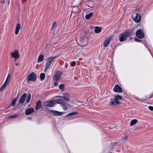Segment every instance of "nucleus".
<instances>
[{
	"label": "nucleus",
	"instance_id": "obj_1",
	"mask_svg": "<svg viewBox=\"0 0 153 153\" xmlns=\"http://www.w3.org/2000/svg\"><path fill=\"white\" fill-rule=\"evenodd\" d=\"M131 31L127 30L120 34L118 36L119 41L120 42H123L126 39L127 37L131 35Z\"/></svg>",
	"mask_w": 153,
	"mask_h": 153
},
{
	"label": "nucleus",
	"instance_id": "obj_2",
	"mask_svg": "<svg viewBox=\"0 0 153 153\" xmlns=\"http://www.w3.org/2000/svg\"><path fill=\"white\" fill-rule=\"evenodd\" d=\"M57 56H51L48 58L45 67L44 71L46 72L47 69L49 68L50 65L53 63L54 60L57 57Z\"/></svg>",
	"mask_w": 153,
	"mask_h": 153
},
{
	"label": "nucleus",
	"instance_id": "obj_3",
	"mask_svg": "<svg viewBox=\"0 0 153 153\" xmlns=\"http://www.w3.org/2000/svg\"><path fill=\"white\" fill-rule=\"evenodd\" d=\"M36 75L33 72L30 74L27 77V81L28 82H29L30 81H35L36 80Z\"/></svg>",
	"mask_w": 153,
	"mask_h": 153
},
{
	"label": "nucleus",
	"instance_id": "obj_4",
	"mask_svg": "<svg viewBox=\"0 0 153 153\" xmlns=\"http://www.w3.org/2000/svg\"><path fill=\"white\" fill-rule=\"evenodd\" d=\"M11 76L10 74H9L4 83L2 85L1 87L0 88V91H2L5 88L7 85L9 84Z\"/></svg>",
	"mask_w": 153,
	"mask_h": 153
},
{
	"label": "nucleus",
	"instance_id": "obj_5",
	"mask_svg": "<svg viewBox=\"0 0 153 153\" xmlns=\"http://www.w3.org/2000/svg\"><path fill=\"white\" fill-rule=\"evenodd\" d=\"M132 17L133 20L136 23H139L140 21L141 16L138 13H137L135 16H134V13H132Z\"/></svg>",
	"mask_w": 153,
	"mask_h": 153
},
{
	"label": "nucleus",
	"instance_id": "obj_6",
	"mask_svg": "<svg viewBox=\"0 0 153 153\" xmlns=\"http://www.w3.org/2000/svg\"><path fill=\"white\" fill-rule=\"evenodd\" d=\"M44 104L46 106L53 107L55 104V100L46 101L44 102Z\"/></svg>",
	"mask_w": 153,
	"mask_h": 153
},
{
	"label": "nucleus",
	"instance_id": "obj_7",
	"mask_svg": "<svg viewBox=\"0 0 153 153\" xmlns=\"http://www.w3.org/2000/svg\"><path fill=\"white\" fill-rule=\"evenodd\" d=\"M62 74V73L60 71H56L53 77V79L56 81L59 80Z\"/></svg>",
	"mask_w": 153,
	"mask_h": 153
},
{
	"label": "nucleus",
	"instance_id": "obj_8",
	"mask_svg": "<svg viewBox=\"0 0 153 153\" xmlns=\"http://www.w3.org/2000/svg\"><path fill=\"white\" fill-rule=\"evenodd\" d=\"M136 36L139 38H142L144 36V34L140 30H137L136 32Z\"/></svg>",
	"mask_w": 153,
	"mask_h": 153
},
{
	"label": "nucleus",
	"instance_id": "obj_9",
	"mask_svg": "<svg viewBox=\"0 0 153 153\" xmlns=\"http://www.w3.org/2000/svg\"><path fill=\"white\" fill-rule=\"evenodd\" d=\"M113 91L116 92L121 93L123 91L122 88L118 85H116L113 88Z\"/></svg>",
	"mask_w": 153,
	"mask_h": 153
},
{
	"label": "nucleus",
	"instance_id": "obj_10",
	"mask_svg": "<svg viewBox=\"0 0 153 153\" xmlns=\"http://www.w3.org/2000/svg\"><path fill=\"white\" fill-rule=\"evenodd\" d=\"M10 54L12 57L15 58V60L17 58H19V55L17 51H15L14 52H11Z\"/></svg>",
	"mask_w": 153,
	"mask_h": 153
},
{
	"label": "nucleus",
	"instance_id": "obj_11",
	"mask_svg": "<svg viewBox=\"0 0 153 153\" xmlns=\"http://www.w3.org/2000/svg\"><path fill=\"white\" fill-rule=\"evenodd\" d=\"M110 103L111 105H117V104H120L121 103V102L118 100L114 98V100L111 99Z\"/></svg>",
	"mask_w": 153,
	"mask_h": 153
},
{
	"label": "nucleus",
	"instance_id": "obj_12",
	"mask_svg": "<svg viewBox=\"0 0 153 153\" xmlns=\"http://www.w3.org/2000/svg\"><path fill=\"white\" fill-rule=\"evenodd\" d=\"M34 109L33 108L31 107L27 109L25 111V114L27 115H28L33 112Z\"/></svg>",
	"mask_w": 153,
	"mask_h": 153
},
{
	"label": "nucleus",
	"instance_id": "obj_13",
	"mask_svg": "<svg viewBox=\"0 0 153 153\" xmlns=\"http://www.w3.org/2000/svg\"><path fill=\"white\" fill-rule=\"evenodd\" d=\"M27 95V94L25 93L22 96L19 100V102L20 103H22L25 101Z\"/></svg>",
	"mask_w": 153,
	"mask_h": 153
},
{
	"label": "nucleus",
	"instance_id": "obj_14",
	"mask_svg": "<svg viewBox=\"0 0 153 153\" xmlns=\"http://www.w3.org/2000/svg\"><path fill=\"white\" fill-rule=\"evenodd\" d=\"M50 111L53 114L54 116L60 115L62 114V112L55 110H51Z\"/></svg>",
	"mask_w": 153,
	"mask_h": 153
},
{
	"label": "nucleus",
	"instance_id": "obj_15",
	"mask_svg": "<svg viewBox=\"0 0 153 153\" xmlns=\"http://www.w3.org/2000/svg\"><path fill=\"white\" fill-rule=\"evenodd\" d=\"M21 28L20 25L19 23H17L16 27L15 33L16 35L18 34L19 31Z\"/></svg>",
	"mask_w": 153,
	"mask_h": 153
},
{
	"label": "nucleus",
	"instance_id": "obj_16",
	"mask_svg": "<svg viewBox=\"0 0 153 153\" xmlns=\"http://www.w3.org/2000/svg\"><path fill=\"white\" fill-rule=\"evenodd\" d=\"M42 107L41 102L40 101H38L36 103L35 109L36 110Z\"/></svg>",
	"mask_w": 153,
	"mask_h": 153
},
{
	"label": "nucleus",
	"instance_id": "obj_17",
	"mask_svg": "<svg viewBox=\"0 0 153 153\" xmlns=\"http://www.w3.org/2000/svg\"><path fill=\"white\" fill-rule=\"evenodd\" d=\"M110 41V39H107L104 41L103 43L104 47H106L108 46Z\"/></svg>",
	"mask_w": 153,
	"mask_h": 153
},
{
	"label": "nucleus",
	"instance_id": "obj_18",
	"mask_svg": "<svg viewBox=\"0 0 153 153\" xmlns=\"http://www.w3.org/2000/svg\"><path fill=\"white\" fill-rule=\"evenodd\" d=\"M59 97L61 98H63L65 100L68 101V100L69 98V95H68V94H65L64 95L63 97L60 96H59Z\"/></svg>",
	"mask_w": 153,
	"mask_h": 153
},
{
	"label": "nucleus",
	"instance_id": "obj_19",
	"mask_svg": "<svg viewBox=\"0 0 153 153\" xmlns=\"http://www.w3.org/2000/svg\"><path fill=\"white\" fill-rule=\"evenodd\" d=\"M55 100V103H57L58 104H62L64 102V101L62 99H59Z\"/></svg>",
	"mask_w": 153,
	"mask_h": 153
},
{
	"label": "nucleus",
	"instance_id": "obj_20",
	"mask_svg": "<svg viewBox=\"0 0 153 153\" xmlns=\"http://www.w3.org/2000/svg\"><path fill=\"white\" fill-rule=\"evenodd\" d=\"M137 122V120L136 119L132 120L130 122V125L131 126H133Z\"/></svg>",
	"mask_w": 153,
	"mask_h": 153
},
{
	"label": "nucleus",
	"instance_id": "obj_21",
	"mask_svg": "<svg viewBox=\"0 0 153 153\" xmlns=\"http://www.w3.org/2000/svg\"><path fill=\"white\" fill-rule=\"evenodd\" d=\"M101 29L99 27H95L94 32L96 33H98L101 31Z\"/></svg>",
	"mask_w": 153,
	"mask_h": 153
},
{
	"label": "nucleus",
	"instance_id": "obj_22",
	"mask_svg": "<svg viewBox=\"0 0 153 153\" xmlns=\"http://www.w3.org/2000/svg\"><path fill=\"white\" fill-rule=\"evenodd\" d=\"M93 15V13L92 12L90 13L87 14L85 17V19H89L90 17H91Z\"/></svg>",
	"mask_w": 153,
	"mask_h": 153
},
{
	"label": "nucleus",
	"instance_id": "obj_23",
	"mask_svg": "<svg viewBox=\"0 0 153 153\" xmlns=\"http://www.w3.org/2000/svg\"><path fill=\"white\" fill-rule=\"evenodd\" d=\"M43 56L42 55H40L38 59V62H41L43 61Z\"/></svg>",
	"mask_w": 153,
	"mask_h": 153
},
{
	"label": "nucleus",
	"instance_id": "obj_24",
	"mask_svg": "<svg viewBox=\"0 0 153 153\" xmlns=\"http://www.w3.org/2000/svg\"><path fill=\"white\" fill-rule=\"evenodd\" d=\"M18 115L17 114H15L14 115L9 116L8 118L9 119L15 118H16L18 116Z\"/></svg>",
	"mask_w": 153,
	"mask_h": 153
},
{
	"label": "nucleus",
	"instance_id": "obj_25",
	"mask_svg": "<svg viewBox=\"0 0 153 153\" xmlns=\"http://www.w3.org/2000/svg\"><path fill=\"white\" fill-rule=\"evenodd\" d=\"M17 100L16 98L14 99L12 101L11 103L10 104V105L12 106H14L15 105L16 103V102Z\"/></svg>",
	"mask_w": 153,
	"mask_h": 153
},
{
	"label": "nucleus",
	"instance_id": "obj_26",
	"mask_svg": "<svg viewBox=\"0 0 153 153\" xmlns=\"http://www.w3.org/2000/svg\"><path fill=\"white\" fill-rule=\"evenodd\" d=\"M45 77V74L44 73L41 74L40 75V78L41 80H43L44 79Z\"/></svg>",
	"mask_w": 153,
	"mask_h": 153
},
{
	"label": "nucleus",
	"instance_id": "obj_27",
	"mask_svg": "<svg viewBox=\"0 0 153 153\" xmlns=\"http://www.w3.org/2000/svg\"><path fill=\"white\" fill-rule=\"evenodd\" d=\"M31 98V95L30 94H29L28 95L27 98L26 99V103H28L29 102Z\"/></svg>",
	"mask_w": 153,
	"mask_h": 153
},
{
	"label": "nucleus",
	"instance_id": "obj_28",
	"mask_svg": "<svg viewBox=\"0 0 153 153\" xmlns=\"http://www.w3.org/2000/svg\"><path fill=\"white\" fill-rule=\"evenodd\" d=\"M77 114V113L76 112H72L71 113H70L67 114L65 116V117L75 115Z\"/></svg>",
	"mask_w": 153,
	"mask_h": 153
},
{
	"label": "nucleus",
	"instance_id": "obj_29",
	"mask_svg": "<svg viewBox=\"0 0 153 153\" xmlns=\"http://www.w3.org/2000/svg\"><path fill=\"white\" fill-rule=\"evenodd\" d=\"M65 86L63 84L60 85L59 86V88L62 90L63 91L65 89Z\"/></svg>",
	"mask_w": 153,
	"mask_h": 153
},
{
	"label": "nucleus",
	"instance_id": "obj_30",
	"mask_svg": "<svg viewBox=\"0 0 153 153\" xmlns=\"http://www.w3.org/2000/svg\"><path fill=\"white\" fill-rule=\"evenodd\" d=\"M114 98L117 100H121L122 97L121 96L117 95L115 96Z\"/></svg>",
	"mask_w": 153,
	"mask_h": 153
},
{
	"label": "nucleus",
	"instance_id": "obj_31",
	"mask_svg": "<svg viewBox=\"0 0 153 153\" xmlns=\"http://www.w3.org/2000/svg\"><path fill=\"white\" fill-rule=\"evenodd\" d=\"M61 105L63 108V109L64 110H66L67 109V108L66 105L63 104H62Z\"/></svg>",
	"mask_w": 153,
	"mask_h": 153
},
{
	"label": "nucleus",
	"instance_id": "obj_32",
	"mask_svg": "<svg viewBox=\"0 0 153 153\" xmlns=\"http://www.w3.org/2000/svg\"><path fill=\"white\" fill-rule=\"evenodd\" d=\"M76 64L75 61H72L71 63V67H74L75 66Z\"/></svg>",
	"mask_w": 153,
	"mask_h": 153
},
{
	"label": "nucleus",
	"instance_id": "obj_33",
	"mask_svg": "<svg viewBox=\"0 0 153 153\" xmlns=\"http://www.w3.org/2000/svg\"><path fill=\"white\" fill-rule=\"evenodd\" d=\"M127 136L126 135H125L124 136L123 138L122 139L121 141L124 142L125 140L127 138Z\"/></svg>",
	"mask_w": 153,
	"mask_h": 153
},
{
	"label": "nucleus",
	"instance_id": "obj_34",
	"mask_svg": "<svg viewBox=\"0 0 153 153\" xmlns=\"http://www.w3.org/2000/svg\"><path fill=\"white\" fill-rule=\"evenodd\" d=\"M56 27V23L55 22H53V25L52 26V28L53 29L55 27Z\"/></svg>",
	"mask_w": 153,
	"mask_h": 153
},
{
	"label": "nucleus",
	"instance_id": "obj_35",
	"mask_svg": "<svg viewBox=\"0 0 153 153\" xmlns=\"http://www.w3.org/2000/svg\"><path fill=\"white\" fill-rule=\"evenodd\" d=\"M58 85V83L56 81L53 84V85L55 86H56Z\"/></svg>",
	"mask_w": 153,
	"mask_h": 153
},
{
	"label": "nucleus",
	"instance_id": "obj_36",
	"mask_svg": "<svg viewBox=\"0 0 153 153\" xmlns=\"http://www.w3.org/2000/svg\"><path fill=\"white\" fill-rule=\"evenodd\" d=\"M149 109L152 111L153 110V107L151 106H149Z\"/></svg>",
	"mask_w": 153,
	"mask_h": 153
},
{
	"label": "nucleus",
	"instance_id": "obj_37",
	"mask_svg": "<svg viewBox=\"0 0 153 153\" xmlns=\"http://www.w3.org/2000/svg\"><path fill=\"white\" fill-rule=\"evenodd\" d=\"M135 40L136 41H137V42H140V40L137 38H135Z\"/></svg>",
	"mask_w": 153,
	"mask_h": 153
},
{
	"label": "nucleus",
	"instance_id": "obj_38",
	"mask_svg": "<svg viewBox=\"0 0 153 153\" xmlns=\"http://www.w3.org/2000/svg\"><path fill=\"white\" fill-rule=\"evenodd\" d=\"M16 66H18L19 65V63H16Z\"/></svg>",
	"mask_w": 153,
	"mask_h": 153
},
{
	"label": "nucleus",
	"instance_id": "obj_39",
	"mask_svg": "<svg viewBox=\"0 0 153 153\" xmlns=\"http://www.w3.org/2000/svg\"><path fill=\"white\" fill-rule=\"evenodd\" d=\"M22 0V1H26L27 0Z\"/></svg>",
	"mask_w": 153,
	"mask_h": 153
}]
</instances>
